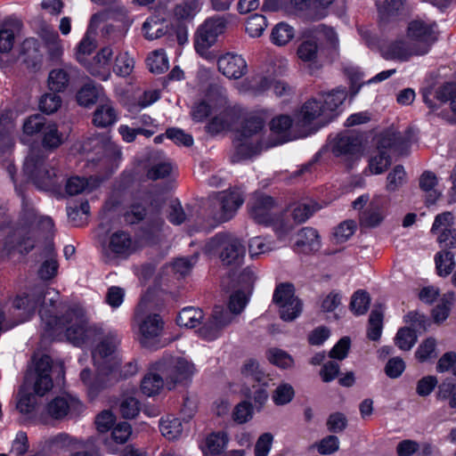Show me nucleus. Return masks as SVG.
I'll use <instances>...</instances> for the list:
<instances>
[{
	"instance_id": "nucleus-47",
	"label": "nucleus",
	"mask_w": 456,
	"mask_h": 456,
	"mask_svg": "<svg viewBox=\"0 0 456 456\" xmlns=\"http://www.w3.org/2000/svg\"><path fill=\"white\" fill-rule=\"evenodd\" d=\"M404 143V138L400 133L385 132L380 134L378 142L379 151L398 150Z\"/></svg>"
},
{
	"instance_id": "nucleus-51",
	"label": "nucleus",
	"mask_w": 456,
	"mask_h": 456,
	"mask_svg": "<svg viewBox=\"0 0 456 456\" xmlns=\"http://www.w3.org/2000/svg\"><path fill=\"white\" fill-rule=\"evenodd\" d=\"M435 261L440 276H447L454 267V256L450 251L438 252L436 255Z\"/></svg>"
},
{
	"instance_id": "nucleus-21",
	"label": "nucleus",
	"mask_w": 456,
	"mask_h": 456,
	"mask_svg": "<svg viewBox=\"0 0 456 456\" xmlns=\"http://www.w3.org/2000/svg\"><path fill=\"white\" fill-rule=\"evenodd\" d=\"M218 70L230 79H239L248 71L245 59L237 53H227L217 60Z\"/></svg>"
},
{
	"instance_id": "nucleus-7",
	"label": "nucleus",
	"mask_w": 456,
	"mask_h": 456,
	"mask_svg": "<svg viewBox=\"0 0 456 456\" xmlns=\"http://www.w3.org/2000/svg\"><path fill=\"white\" fill-rule=\"evenodd\" d=\"M147 303L142 300L134 314V322L138 328L139 340L144 347H153L159 342L164 322L158 314H146Z\"/></svg>"
},
{
	"instance_id": "nucleus-53",
	"label": "nucleus",
	"mask_w": 456,
	"mask_h": 456,
	"mask_svg": "<svg viewBox=\"0 0 456 456\" xmlns=\"http://www.w3.org/2000/svg\"><path fill=\"white\" fill-rule=\"evenodd\" d=\"M134 67V61L127 53H121L117 55L113 71L120 77L129 76Z\"/></svg>"
},
{
	"instance_id": "nucleus-63",
	"label": "nucleus",
	"mask_w": 456,
	"mask_h": 456,
	"mask_svg": "<svg viewBox=\"0 0 456 456\" xmlns=\"http://www.w3.org/2000/svg\"><path fill=\"white\" fill-rule=\"evenodd\" d=\"M241 373L246 379H249L258 383L264 382L265 373L260 370L259 363L256 360L247 361L242 369Z\"/></svg>"
},
{
	"instance_id": "nucleus-37",
	"label": "nucleus",
	"mask_w": 456,
	"mask_h": 456,
	"mask_svg": "<svg viewBox=\"0 0 456 456\" xmlns=\"http://www.w3.org/2000/svg\"><path fill=\"white\" fill-rule=\"evenodd\" d=\"M168 24L158 16H151L142 25L144 36L149 40L158 39L163 37L167 31Z\"/></svg>"
},
{
	"instance_id": "nucleus-11",
	"label": "nucleus",
	"mask_w": 456,
	"mask_h": 456,
	"mask_svg": "<svg viewBox=\"0 0 456 456\" xmlns=\"http://www.w3.org/2000/svg\"><path fill=\"white\" fill-rule=\"evenodd\" d=\"M156 370L164 375L166 386L172 389L177 383L190 379L195 370L192 362L183 357H164L156 362Z\"/></svg>"
},
{
	"instance_id": "nucleus-49",
	"label": "nucleus",
	"mask_w": 456,
	"mask_h": 456,
	"mask_svg": "<svg viewBox=\"0 0 456 456\" xmlns=\"http://www.w3.org/2000/svg\"><path fill=\"white\" fill-rule=\"evenodd\" d=\"M417 342L416 332L410 328H401L395 338V345L404 351L411 350Z\"/></svg>"
},
{
	"instance_id": "nucleus-26",
	"label": "nucleus",
	"mask_w": 456,
	"mask_h": 456,
	"mask_svg": "<svg viewBox=\"0 0 456 456\" xmlns=\"http://www.w3.org/2000/svg\"><path fill=\"white\" fill-rule=\"evenodd\" d=\"M385 200L376 196L370 202L368 208L360 215V224L362 227L373 228L379 225L385 218Z\"/></svg>"
},
{
	"instance_id": "nucleus-42",
	"label": "nucleus",
	"mask_w": 456,
	"mask_h": 456,
	"mask_svg": "<svg viewBox=\"0 0 456 456\" xmlns=\"http://www.w3.org/2000/svg\"><path fill=\"white\" fill-rule=\"evenodd\" d=\"M228 442L226 434L223 432L213 433L206 438L205 446L202 448L204 454L216 455L221 453Z\"/></svg>"
},
{
	"instance_id": "nucleus-43",
	"label": "nucleus",
	"mask_w": 456,
	"mask_h": 456,
	"mask_svg": "<svg viewBox=\"0 0 456 456\" xmlns=\"http://www.w3.org/2000/svg\"><path fill=\"white\" fill-rule=\"evenodd\" d=\"M94 183L93 178L86 179L85 177L80 176H72L68 179L65 185L66 192L70 195H77L86 191H91L96 184H92Z\"/></svg>"
},
{
	"instance_id": "nucleus-2",
	"label": "nucleus",
	"mask_w": 456,
	"mask_h": 456,
	"mask_svg": "<svg viewBox=\"0 0 456 456\" xmlns=\"http://www.w3.org/2000/svg\"><path fill=\"white\" fill-rule=\"evenodd\" d=\"M21 198V212L19 224L5 238L2 256L11 257L15 254L27 255L36 246L39 232L52 234L53 222L49 216H38L33 203L16 187Z\"/></svg>"
},
{
	"instance_id": "nucleus-44",
	"label": "nucleus",
	"mask_w": 456,
	"mask_h": 456,
	"mask_svg": "<svg viewBox=\"0 0 456 456\" xmlns=\"http://www.w3.org/2000/svg\"><path fill=\"white\" fill-rule=\"evenodd\" d=\"M147 65L152 73L162 74L169 68L168 59L163 50H156L148 56Z\"/></svg>"
},
{
	"instance_id": "nucleus-56",
	"label": "nucleus",
	"mask_w": 456,
	"mask_h": 456,
	"mask_svg": "<svg viewBox=\"0 0 456 456\" xmlns=\"http://www.w3.org/2000/svg\"><path fill=\"white\" fill-rule=\"evenodd\" d=\"M267 358L273 364L287 369L293 365L292 357L285 351L279 348H271L267 351Z\"/></svg>"
},
{
	"instance_id": "nucleus-17",
	"label": "nucleus",
	"mask_w": 456,
	"mask_h": 456,
	"mask_svg": "<svg viewBox=\"0 0 456 456\" xmlns=\"http://www.w3.org/2000/svg\"><path fill=\"white\" fill-rule=\"evenodd\" d=\"M83 410L84 405L80 400L70 395L57 396L45 406V413L57 420L76 417Z\"/></svg>"
},
{
	"instance_id": "nucleus-22",
	"label": "nucleus",
	"mask_w": 456,
	"mask_h": 456,
	"mask_svg": "<svg viewBox=\"0 0 456 456\" xmlns=\"http://www.w3.org/2000/svg\"><path fill=\"white\" fill-rule=\"evenodd\" d=\"M378 11L379 22L382 27L403 20L409 14L404 0H386L383 4L379 5Z\"/></svg>"
},
{
	"instance_id": "nucleus-35",
	"label": "nucleus",
	"mask_w": 456,
	"mask_h": 456,
	"mask_svg": "<svg viewBox=\"0 0 456 456\" xmlns=\"http://www.w3.org/2000/svg\"><path fill=\"white\" fill-rule=\"evenodd\" d=\"M22 22L13 19L0 30V52L8 53L13 47L15 34L20 31Z\"/></svg>"
},
{
	"instance_id": "nucleus-5",
	"label": "nucleus",
	"mask_w": 456,
	"mask_h": 456,
	"mask_svg": "<svg viewBox=\"0 0 456 456\" xmlns=\"http://www.w3.org/2000/svg\"><path fill=\"white\" fill-rule=\"evenodd\" d=\"M23 172L42 191L55 190L61 183V175L53 161H48L40 150L32 149L27 156Z\"/></svg>"
},
{
	"instance_id": "nucleus-23",
	"label": "nucleus",
	"mask_w": 456,
	"mask_h": 456,
	"mask_svg": "<svg viewBox=\"0 0 456 456\" xmlns=\"http://www.w3.org/2000/svg\"><path fill=\"white\" fill-rule=\"evenodd\" d=\"M85 152L95 151L96 154L103 153L105 157L115 159H120L121 151L114 142H110L106 135L97 134L87 138L82 144Z\"/></svg>"
},
{
	"instance_id": "nucleus-40",
	"label": "nucleus",
	"mask_w": 456,
	"mask_h": 456,
	"mask_svg": "<svg viewBox=\"0 0 456 456\" xmlns=\"http://www.w3.org/2000/svg\"><path fill=\"white\" fill-rule=\"evenodd\" d=\"M42 134V146L45 150H55L63 143L62 134L55 123L49 122Z\"/></svg>"
},
{
	"instance_id": "nucleus-9",
	"label": "nucleus",
	"mask_w": 456,
	"mask_h": 456,
	"mask_svg": "<svg viewBox=\"0 0 456 456\" xmlns=\"http://www.w3.org/2000/svg\"><path fill=\"white\" fill-rule=\"evenodd\" d=\"M228 17H231V15L212 16L208 18L197 28L194 36V48L200 56L208 58V49L215 45L217 37L224 32Z\"/></svg>"
},
{
	"instance_id": "nucleus-55",
	"label": "nucleus",
	"mask_w": 456,
	"mask_h": 456,
	"mask_svg": "<svg viewBox=\"0 0 456 456\" xmlns=\"http://www.w3.org/2000/svg\"><path fill=\"white\" fill-rule=\"evenodd\" d=\"M119 411L123 418L133 419L140 411V403L133 395L124 396L119 404Z\"/></svg>"
},
{
	"instance_id": "nucleus-10",
	"label": "nucleus",
	"mask_w": 456,
	"mask_h": 456,
	"mask_svg": "<svg viewBox=\"0 0 456 456\" xmlns=\"http://www.w3.org/2000/svg\"><path fill=\"white\" fill-rule=\"evenodd\" d=\"M101 251L103 261L114 264L118 258H126L135 251V243L129 232L117 231L102 241Z\"/></svg>"
},
{
	"instance_id": "nucleus-28",
	"label": "nucleus",
	"mask_w": 456,
	"mask_h": 456,
	"mask_svg": "<svg viewBox=\"0 0 456 456\" xmlns=\"http://www.w3.org/2000/svg\"><path fill=\"white\" fill-rule=\"evenodd\" d=\"M455 96L456 85L453 83H446L436 90L434 100L429 99L427 94L423 95V99L428 107L437 115V112L443 110L442 105L449 101L451 102Z\"/></svg>"
},
{
	"instance_id": "nucleus-1",
	"label": "nucleus",
	"mask_w": 456,
	"mask_h": 456,
	"mask_svg": "<svg viewBox=\"0 0 456 456\" xmlns=\"http://www.w3.org/2000/svg\"><path fill=\"white\" fill-rule=\"evenodd\" d=\"M59 297L57 291L42 286L17 295L12 301V314L18 321L13 325L28 321L44 300L39 310L44 337L53 339L64 332L67 339L78 346L94 341L100 330L88 323L85 310L77 305L59 302Z\"/></svg>"
},
{
	"instance_id": "nucleus-33",
	"label": "nucleus",
	"mask_w": 456,
	"mask_h": 456,
	"mask_svg": "<svg viewBox=\"0 0 456 456\" xmlns=\"http://www.w3.org/2000/svg\"><path fill=\"white\" fill-rule=\"evenodd\" d=\"M346 96L347 92L345 87H338L324 95L322 102L329 122L337 115L336 110L342 105Z\"/></svg>"
},
{
	"instance_id": "nucleus-52",
	"label": "nucleus",
	"mask_w": 456,
	"mask_h": 456,
	"mask_svg": "<svg viewBox=\"0 0 456 456\" xmlns=\"http://www.w3.org/2000/svg\"><path fill=\"white\" fill-rule=\"evenodd\" d=\"M406 181V173L403 166H395L387 175L386 189L387 191H397Z\"/></svg>"
},
{
	"instance_id": "nucleus-4",
	"label": "nucleus",
	"mask_w": 456,
	"mask_h": 456,
	"mask_svg": "<svg viewBox=\"0 0 456 456\" xmlns=\"http://www.w3.org/2000/svg\"><path fill=\"white\" fill-rule=\"evenodd\" d=\"M265 118V113L260 111L249 113L244 118L241 127L233 141L235 152L232 157V162L248 159L271 146L262 139Z\"/></svg>"
},
{
	"instance_id": "nucleus-45",
	"label": "nucleus",
	"mask_w": 456,
	"mask_h": 456,
	"mask_svg": "<svg viewBox=\"0 0 456 456\" xmlns=\"http://www.w3.org/2000/svg\"><path fill=\"white\" fill-rule=\"evenodd\" d=\"M383 329V311L381 308H374L369 317L367 336L370 339H379Z\"/></svg>"
},
{
	"instance_id": "nucleus-39",
	"label": "nucleus",
	"mask_w": 456,
	"mask_h": 456,
	"mask_svg": "<svg viewBox=\"0 0 456 456\" xmlns=\"http://www.w3.org/2000/svg\"><path fill=\"white\" fill-rule=\"evenodd\" d=\"M159 430L163 436L168 440H175L183 432L182 422L178 418L168 415L159 421Z\"/></svg>"
},
{
	"instance_id": "nucleus-3",
	"label": "nucleus",
	"mask_w": 456,
	"mask_h": 456,
	"mask_svg": "<svg viewBox=\"0 0 456 456\" xmlns=\"http://www.w3.org/2000/svg\"><path fill=\"white\" fill-rule=\"evenodd\" d=\"M118 344L119 339L116 333L107 334L92 353L97 374L94 376L89 369H84L80 372V380L91 400L96 398L104 388L117 382L116 367L118 359L114 354Z\"/></svg>"
},
{
	"instance_id": "nucleus-54",
	"label": "nucleus",
	"mask_w": 456,
	"mask_h": 456,
	"mask_svg": "<svg viewBox=\"0 0 456 456\" xmlns=\"http://www.w3.org/2000/svg\"><path fill=\"white\" fill-rule=\"evenodd\" d=\"M370 298L364 290H357L352 297L350 307L356 315L364 314L370 305Z\"/></svg>"
},
{
	"instance_id": "nucleus-20",
	"label": "nucleus",
	"mask_w": 456,
	"mask_h": 456,
	"mask_svg": "<svg viewBox=\"0 0 456 456\" xmlns=\"http://www.w3.org/2000/svg\"><path fill=\"white\" fill-rule=\"evenodd\" d=\"M112 56V49L109 46L103 47L91 61L87 60L86 64L82 65L92 76L106 81L111 75Z\"/></svg>"
},
{
	"instance_id": "nucleus-27",
	"label": "nucleus",
	"mask_w": 456,
	"mask_h": 456,
	"mask_svg": "<svg viewBox=\"0 0 456 456\" xmlns=\"http://www.w3.org/2000/svg\"><path fill=\"white\" fill-rule=\"evenodd\" d=\"M382 55L386 60L407 61L413 55H421L413 46L412 43L404 40H395L382 49Z\"/></svg>"
},
{
	"instance_id": "nucleus-12",
	"label": "nucleus",
	"mask_w": 456,
	"mask_h": 456,
	"mask_svg": "<svg viewBox=\"0 0 456 456\" xmlns=\"http://www.w3.org/2000/svg\"><path fill=\"white\" fill-rule=\"evenodd\" d=\"M329 123L322 101L314 98L306 101L296 115L295 127L302 128V135L315 132L317 127Z\"/></svg>"
},
{
	"instance_id": "nucleus-46",
	"label": "nucleus",
	"mask_w": 456,
	"mask_h": 456,
	"mask_svg": "<svg viewBox=\"0 0 456 456\" xmlns=\"http://www.w3.org/2000/svg\"><path fill=\"white\" fill-rule=\"evenodd\" d=\"M298 58L309 65L315 64L318 58V45L314 40L302 42L297 51Z\"/></svg>"
},
{
	"instance_id": "nucleus-41",
	"label": "nucleus",
	"mask_w": 456,
	"mask_h": 456,
	"mask_svg": "<svg viewBox=\"0 0 456 456\" xmlns=\"http://www.w3.org/2000/svg\"><path fill=\"white\" fill-rule=\"evenodd\" d=\"M294 36L293 27L285 22H280L272 30L271 41L275 45L283 46L290 42Z\"/></svg>"
},
{
	"instance_id": "nucleus-13",
	"label": "nucleus",
	"mask_w": 456,
	"mask_h": 456,
	"mask_svg": "<svg viewBox=\"0 0 456 456\" xmlns=\"http://www.w3.org/2000/svg\"><path fill=\"white\" fill-rule=\"evenodd\" d=\"M273 301L279 307L280 317L285 322L294 321L302 313V302L295 296L292 284L278 285L274 290Z\"/></svg>"
},
{
	"instance_id": "nucleus-15",
	"label": "nucleus",
	"mask_w": 456,
	"mask_h": 456,
	"mask_svg": "<svg viewBox=\"0 0 456 456\" xmlns=\"http://www.w3.org/2000/svg\"><path fill=\"white\" fill-rule=\"evenodd\" d=\"M215 207L219 210L215 214L217 223H224L232 219L237 210L244 202L242 193L239 190H230L216 192L212 199Z\"/></svg>"
},
{
	"instance_id": "nucleus-6",
	"label": "nucleus",
	"mask_w": 456,
	"mask_h": 456,
	"mask_svg": "<svg viewBox=\"0 0 456 456\" xmlns=\"http://www.w3.org/2000/svg\"><path fill=\"white\" fill-rule=\"evenodd\" d=\"M164 205L161 197L145 196L142 201L134 202L125 213V220L128 224H136L147 216L148 221L145 232L155 233L161 231L164 225V219L159 216L160 210Z\"/></svg>"
},
{
	"instance_id": "nucleus-59",
	"label": "nucleus",
	"mask_w": 456,
	"mask_h": 456,
	"mask_svg": "<svg viewBox=\"0 0 456 456\" xmlns=\"http://www.w3.org/2000/svg\"><path fill=\"white\" fill-rule=\"evenodd\" d=\"M167 217L175 225H180L187 219V214L177 199L170 201Z\"/></svg>"
},
{
	"instance_id": "nucleus-61",
	"label": "nucleus",
	"mask_w": 456,
	"mask_h": 456,
	"mask_svg": "<svg viewBox=\"0 0 456 456\" xmlns=\"http://www.w3.org/2000/svg\"><path fill=\"white\" fill-rule=\"evenodd\" d=\"M318 206L314 202L299 203L292 212L293 219L296 223L305 222L318 209Z\"/></svg>"
},
{
	"instance_id": "nucleus-19",
	"label": "nucleus",
	"mask_w": 456,
	"mask_h": 456,
	"mask_svg": "<svg viewBox=\"0 0 456 456\" xmlns=\"http://www.w3.org/2000/svg\"><path fill=\"white\" fill-rule=\"evenodd\" d=\"M249 216L258 224H269L273 222L276 203L273 197L255 193L248 203Z\"/></svg>"
},
{
	"instance_id": "nucleus-29",
	"label": "nucleus",
	"mask_w": 456,
	"mask_h": 456,
	"mask_svg": "<svg viewBox=\"0 0 456 456\" xmlns=\"http://www.w3.org/2000/svg\"><path fill=\"white\" fill-rule=\"evenodd\" d=\"M118 120V112L113 102L107 99L102 101L96 107L93 115V124L98 127H107Z\"/></svg>"
},
{
	"instance_id": "nucleus-32",
	"label": "nucleus",
	"mask_w": 456,
	"mask_h": 456,
	"mask_svg": "<svg viewBox=\"0 0 456 456\" xmlns=\"http://www.w3.org/2000/svg\"><path fill=\"white\" fill-rule=\"evenodd\" d=\"M74 71L75 69L69 64L64 65L63 68L51 70L47 80L49 89L53 92L64 91L69 85V77Z\"/></svg>"
},
{
	"instance_id": "nucleus-62",
	"label": "nucleus",
	"mask_w": 456,
	"mask_h": 456,
	"mask_svg": "<svg viewBox=\"0 0 456 456\" xmlns=\"http://www.w3.org/2000/svg\"><path fill=\"white\" fill-rule=\"evenodd\" d=\"M390 164L391 158L387 151H379V154L370 159L369 167L371 173L379 175L385 172Z\"/></svg>"
},
{
	"instance_id": "nucleus-31",
	"label": "nucleus",
	"mask_w": 456,
	"mask_h": 456,
	"mask_svg": "<svg viewBox=\"0 0 456 456\" xmlns=\"http://www.w3.org/2000/svg\"><path fill=\"white\" fill-rule=\"evenodd\" d=\"M164 385H166L165 377L160 371L156 370L155 362L142 379L141 391L146 396H153L160 392Z\"/></svg>"
},
{
	"instance_id": "nucleus-57",
	"label": "nucleus",
	"mask_w": 456,
	"mask_h": 456,
	"mask_svg": "<svg viewBox=\"0 0 456 456\" xmlns=\"http://www.w3.org/2000/svg\"><path fill=\"white\" fill-rule=\"evenodd\" d=\"M436 341L433 338L425 339L415 352L416 358L421 362H427L429 359L436 357Z\"/></svg>"
},
{
	"instance_id": "nucleus-60",
	"label": "nucleus",
	"mask_w": 456,
	"mask_h": 456,
	"mask_svg": "<svg viewBox=\"0 0 456 456\" xmlns=\"http://www.w3.org/2000/svg\"><path fill=\"white\" fill-rule=\"evenodd\" d=\"M97 97L98 89L91 83L85 85L77 94L78 104L85 107L94 104Z\"/></svg>"
},
{
	"instance_id": "nucleus-38",
	"label": "nucleus",
	"mask_w": 456,
	"mask_h": 456,
	"mask_svg": "<svg viewBox=\"0 0 456 456\" xmlns=\"http://www.w3.org/2000/svg\"><path fill=\"white\" fill-rule=\"evenodd\" d=\"M47 125L48 123L45 117L39 114L29 116L23 122L21 142H27L28 141L27 137L33 136L40 132L43 134Z\"/></svg>"
},
{
	"instance_id": "nucleus-50",
	"label": "nucleus",
	"mask_w": 456,
	"mask_h": 456,
	"mask_svg": "<svg viewBox=\"0 0 456 456\" xmlns=\"http://www.w3.org/2000/svg\"><path fill=\"white\" fill-rule=\"evenodd\" d=\"M267 27V20L264 15L253 14L246 21V32L251 37H259Z\"/></svg>"
},
{
	"instance_id": "nucleus-16",
	"label": "nucleus",
	"mask_w": 456,
	"mask_h": 456,
	"mask_svg": "<svg viewBox=\"0 0 456 456\" xmlns=\"http://www.w3.org/2000/svg\"><path fill=\"white\" fill-rule=\"evenodd\" d=\"M248 303V296L241 290H237L231 295L228 309L223 305H216L213 308L210 318L223 330L230 325L234 317L240 314Z\"/></svg>"
},
{
	"instance_id": "nucleus-48",
	"label": "nucleus",
	"mask_w": 456,
	"mask_h": 456,
	"mask_svg": "<svg viewBox=\"0 0 456 456\" xmlns=\"http://www.w3.org/2000/svg\"><path fill=\"white\" fill-rule=\"evenodd\" d=\"M436 183L437 178L436 175L430 171L424 172L419 178V187L423 191L429 192L427 199L428 204H434L439 197L437 191L434 190Z\"/></svg>"
},
{
	"instance_id": "nucleus-24",
	"label": "nucleus",
	"mask_w": 456,
	"mask_h": 456,
	"mask_svg": "<svg viewBox=\"0 0 456 456\" xmlns=\"http://www.w3.org/2000/svg\"><path fill=\"white\" fill-rule=\"evenodd\" d=\"M52 360L48 355H43L36 363V376L34 391L39 396L45 395L53 387V380L50 375Z\"/></svg>"
},
{
	"instance_id": "nucleus-25",
	"label": "nucleus",
	"mask_w": 456,
	"mask_h": 456,
	"mask_svg": "<svg viewBox=\"0 0 456 456\" xmlns=\"http://www.w3.org/2000/svg\"><path fill=\"white\" fill-rule=\"evenodd\" d=\"M19 57L27 69L33 71L39 69L43 62V53L38 40L33 37L25 39L20 45Z\"/></svg>"
},
{
	"instance_id": "nucleus-30",
	"label": "nucleus",
	"mask_w": 456,
	"mask_h": 456,
	"mask_svg": "<svg viewBox=\"0 0 456 456\" xmlns=\"http://www.w3.org/2000/svg\"><path fill=\"white\" fill-rule=\"evenodd\" d=\"M321 247L319 234L311 227H305L297 234L294 248L297 252L305 254L317 251Z\"/></svg>"
},
{
	"instance_id": "nucleus-18",
	"label": "nucleus",
	"mask_w": 456,
	"mask_h": 456,
	"mask_svg": "<svg viewBox=\"0 0 456 456\" xmlns=\"http://www.w3.org/2000/svg\"><path fill=\"white\" fill-rule=\"evenodd\" d=\"M330 147L336 157H358L362 152V137L354 131H345L330 139Z\"/></svg>"
},
{
	"instance_id": "nucleus-34",
	"label": "nucleus",
	"mask_w": 456,
	"mask_h": 456,
	"mask_svg": "<svg viewBox=\"0 0 456 456\" xmlns=\"http://www.w3.org/2000/svg\"><path fill=\"white\" fill-rule=\"evenodd\" d=\"M44 254L45 259L38 270V275L43 280H50L56 275L58 270V263L55 259L54 246L53 242H47Z\"/></svg>"
},
{
	"instance_id": "nucleus-36",
	"label": "nucleus",
	"mask_w": 456,
	"mask_h": 456,
	"mask_svg": "<svg viewBox=\"0 0 456 456\" xmlns=\"http://www.w3.org/2000/svg\"><path fill=\"white\" fill-rule=\"evenodd\" d=\"M204 319V313L200 308L187 306L183 308L176 318V322L181 327L195 328Z\"/></svg>"
},
{
	"instance_id": "nucleus-58",
	"label": "nucleus",
	"mask_w": 456,
	"mask_h": 456,
	"mask_svg": "<svg viewBox=\"0 0 456 456\" xmlns=\"http://www.w3.org/2000/svg\"><path fill=\"white\" fill-rule=\"evenodd\" d=\"M223 329L212 318H208L206 322L198 330V335L202 339L207 341H213L219 338L222 334Z\"/></svg>"
},
{
	"instance_id": "nucleus-14",
	"label": "nucleus",
	"mask_w": 456,
	"mask_h": 456,
	"mask_svg": "<svg viewBox=\"0 0 456 456\" xmlns=\"http://www.w3.org/2000/svg\"><path fill=\"white\" fill-rule=\"evenodd\" d=\"M435 23L415 20L409 23L407 36L413 46L421 55L428 53L430 46L436 40Z\"/></svg>"
},
{
	"instance_id": "nucleus-64",
	"label": "nucleus",
	"mask_w": 456,
	"mask_h": 456,
	"mask_svg": "<svg viewBox=\"0 0 456 456\" xmlns=\"http://www.w3.org/2000/svg\"><path fill=\"white\" fill-rule=\"evenodd\" d=\"M61 104V99L54 93H48L44 94L39 101V108L46 114L55 112Z\"/></svg>"
},
{
	"instance_id": "nucleus-8",
	"label": "nucleus",
	"mask_w": 456,
	"mask_h": 456,
	"mask_svg": "<svg viewBox=\"0 0 456 456\" xmlns=\"http://www.w3.org/2000/svg\"><path fill=\"white\" fill-rule=\"evenodd\" d=\"M208 254L219 253L223 264L226 265H239L245 254V248L235 236L218 233L211 238L205 245Z\"/></svg>"
}]
</instances>
